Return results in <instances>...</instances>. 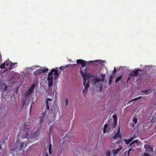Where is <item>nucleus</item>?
Listing matches in <instances>:
<instances>
[{
	"label": "nucleus",
	"instance_id": "1",
	"mask_svg": "<svg viewBox=\"0 0 156 156\" xmlns=\"http://www.w3.org/2000/svg\"><path fill=\"white\" fill-rule=\"evenodd\" d=\"M29 132L30 130L28 128H27L26 129H25L23 131H20L18 133L19 136L18 138H22V139L24 138H27L28 140L32 139V137H31V136L28 137Z\"/></svg>",
	"mask_w": 156,
	"mask_h": 156
},
{
	"label": "nucleus",
	"instance_id": "2",
	"mask_svg": "<svg viewBox=\"0 0 156 156\" xmlns=\"http://www.w3.org/2000/svg\"><path fill=\"white\" fill-rule=\"evenodd\" d=\"M80 73L81 74V73H84V76L85 78H87L89 79H91L92 78H94L96 77V75H94L92 73H87V69L86 68L83 71L82 69L81 68L80 69Z\"/></svg>",
	"mask_w": 156,
	"mask_h": 156
},
{
	"label": "nucleus",
	"instance_id": "3",
	"mask_svg": "<svg viewBox=\"0 0 156 156\" xmlns=\"http://www.w3.org/2000/svg\"><path fill=\"white\" fill-rule=\"evenodd\" d=\"M76 62L78 64H80L82 67H85L87 64L89 65L93 63V61H87L81 59H77Z\"/></svg>",
	"mask_w": 156,
	"mask_h": 156
},
{
	"label": "nucleus",
	"instance_id": "4",
	"mask_svg": "<svg viewBox=\"0 0 156 156\" xmlns=\"http://www.w3.org/2000/svg\"><path fill=\"white\" fill-rule=\"evenodd\" d=\"M83 74L84 73H81V75L83 80V85L85 87V88L88 89L90 86L89 82L88 81L87 82V79L85 78Z\"/></svg>",
	"mask_w": 156,
	"mask_h": 156
},
{
	"label": "nucleus",
	"instance_id": "5",
	"mask_svg": "<svg viewBox=\"0 0 156 156\" xmlns=\"http://www.w3.org/2000/svg\"><path fill=\"white\" fill-rule=\"evenodd\" d=\"M49 73H51L52 76L53 75L55 80H56L59 75L57 69H53L51 70Z\"/></svg>",
	"mask_w": 156,
	"mask_h": 156
},
{
	"label": "nucleus",
	"instance_id": "6",
	"mask_svg": "<svg viewBox=\"0 0 156 156\" xmlns=\"http://www.w3.org/2000/svg\"><path fill=\"white\" fill-rule=\"evenodd\" d=\"M52 102V101L51 100V99L50 98L47 99L46 107L48 110L49 109V107L51 106Z\"/></svg>",
	"mask_w": 156,
	"mask_h": 156
},
{
	"label": "nucleus",
	"instance_id": "7",
	"mask_svg": "<svg viewBox=\"0 0 156 156\" xmlns=\"http://www.w3.org/2000/svg\"><path fill=\"white\" fill-rule=\"evenodd\" d=\"M122 147L120 146L119 148H118L116 149H113L112 150V152L114 155L116 156L119 153V151L122 150Z\"/></svg>",
	"mask_w": 156,
	"mask_h": 156
},
{
	"label": "nucleus",
	"instance_id": "8",
	"mask_svg": "<svg viewBox=\"0 0 156 156\" xmlns=\"http://www.w3.org/2000/svg\"><path fill=\"white\" fill-rule=\"evenodd\" d=\"M136 144L137 146H138L140 143L139 142L138 140H136L131 143L129 144V146L133 148H136V147L135 146V145L134 144Z\"/></svg>",
	"mask_w": 156,
	"mask_h": 156
},
{
	"label": "nucleus",
	"instance_id": "9",
	"mask_svg": "<svg viewBox=\"0 0 156 156\" xmlns=\"http://www.w3.org/2000/svg\"><path fill=\"white\" fill-rule=\"evenodd\" d=\"M113 118L114 119V122L112 124V126L113 127L115 128L117 124V118L116 114L113 115Z\"/></svg>",
	"mask_w": 156,
	"mask_h": 156
},
{
	"label": "nucleus",
	"instance_id": "10",
	"mask_svg": "<svg viewBox=\"0 0 156 156\" xmlns=\"http://www.w3.org/2000/svg\"><path fill=\"white\" fill-rule=\"evenodd\" d=\"M139 70H140L138 69L135 71H133L129 73V76L132 77H137L138 75V71Z\"/></svg>",
	"mask_w": 156,
	"mask_h": 156
},
{
	"label": "nucleus",
	"instance_id": "11",
	"mask_svg": "<svg viewBox=\"0 0 156 156\" xmlns=\"http://www.w3.org/2000/svg\"><path fill=\"white\" fill-rule=\"evenodd\" d=\"M144 148H145L146 151L149 153H151L153 151L151 147L147 144H146L144 145Z\"/></svg>",
	"mask_w": 156,
	"mask_h": 156
},
{
	"label": "nucleus",
	"instance_id": "12",
	"mask_svg": "<svg viewBox=\"0 0 156 156\" xmlns=\"http://www.w3.org/2000/svg\"><path fill=\"white\" fill-rule=\"evenodd\" d=\"M121 135L120 132V128H119L118 131L115 135L113 136V138L114 139H116L118 138H121Z\"/></svg>",
	"mask_w": 156,
	"mask_h": 156
},
{
	"label": "nucleus",
	"instance_id": "13",
	"mask_svg": "<svg viewBox=\"0 0 156 156\" xmlns=\"http://www.w3.org/2000/svg\"><path fill=\"white\" fill-rule=\"evenodd\" d=\"M28 143L27 142H22L20 145L19 149H22L23 147H25L27 145Z\"/></svg>",
	"mask_w": 156,
	"mask_h": 156
},
{
	"label": "nucleus",
	"instance_id": "14",
	"mask_svg": "<svg viewBox=\"0 0 156 156\" xmlns=\"http://www.w3.org/2000/svg\"><path fill=\"white\" fill-rule=\"evenodd\" d=\"M47 80L48 81H53V77L51 76V73H49L48 74V76L47 77Z\"/></svg>",
	"mask_w": 156,
	"mask_h": 156
},
{
	"label": "nucleus",
	"instance_id": "15",
	"mask_svg": "<svg viewBox=\"0 0 156 156\" xmlns=\"http://www.w3.org/2000/svg\"><path fill=\"white\" fill-rule=\"evenodd\" d=\"M16 63H12V62H11V63H10V66L9 68V70H10L14 69L15 67V65L16 64Z\"/></svg>",
	"mask_w": 156,
	"mask_h": 156
},
{
	"label": "nucleus",
	"instance_id": "16",
	"mask_svg": "<svg viewBox=\"0 0 156 156\" xmlns=\"http://www.w3.org/2000/svg\"><path fill=\"white\" fill-rule=\"evenodd\" d=\"M44 114L42 117L40 116L39 117V118L40 119V124L41 126L42 125V124H43L44 120Z\"/></svg>",
	"mask_w": 156,
	"mask_h": 156
},
{
	"label": "nucleus",
	"instance_id": "17",
	"mask_svg": "<svg viewBox=\"0 0 156 156\" xmlns=\"http://www.w3.org/2000/svg\"><path fill=\"white\" fill-rule=\"evenodd\" d=\"M30 122H26L25 123V129H27V128H28L29 129L30 128Z\"/></svg>",
	"mask_w": 156,
	"mask_h": 156
},
{
	"label": "nucleus",
	"instance_id": "18",
	"mask_svg": "<svg viewBox=\"0 0 156 156\" xmlns=\"http://www.w3.org/2000/svg\"><path fill=\"white\" fill-rule=\"evenodd\" d=\"M32 93H33V92L31 90H30L29 89L27 91L25 96L26 97H28V96L31 95Z\"/></svg>",
	"mask_w": 156,
	"mask_h": 156
},
{
	"label": "nucleus",
	"instance_id": "19",
	"mask_svg": "<svg viewBox=\"0 0 156 156\" xmlns=\"http://www.w3.org/2000/svg\"><path fill=\"white\" fill-rule=\"evenodd\" d=\"M108 124H106L104 126V128L103 130V134H105L107 132V129L108 127Z\"/></svg>",
	"mask_w": 156,
	"mask_h": 156
},
{
	"label": "nucleus",
	"instance_id": "20",
	"mask_svg": "<svg viewBox=\"0 0 156 156\" xmlns=\"http://www.w3.org/2000/svg\"><path fill=\"white\" fill-rule=\"evenodd\" d=\"M95 79H94L92 80V81H94V84H95L97 83H99L100 81H101L100 79H98L97 78V76H96V77L94 78Z\"/></svg>",
	"mask_w": 156,
	"mask_h": 156
},
{
	"label": "nucleus",
	"instance_id": "21",
	"mask_svg": "<svg viewBox=\"0 0 156 156\" xmlns=\"http://www.w3.org/2000/svg\"><path fill=\"white\" fill-rule=\"evenodd\" d=\"M101 78L100 79L101 81H103L105 80V74H101Z\"/></svg>",
	"mask_w": 156,
	"mask_h": 156
},
{
	"label": "nucleus",
	"instance_id": "22",
	"mask_svg": "<svg viewBox=\"0 0 156 156\" xmlns=\"http://www.w3.org/2000/svg\"><path fill=\"white\" fill-rule=\"evenodd\" d=\"M122 78V75L120 76L119 77H117L115 80V83H117L120 80H121Z\"/></svg>",
	"mask_w": 156,
	"mask_h": 156
},
{
	"label": "nucleus",
	"instance_id": "23",
	"mask_svg": "<svg viewBox=\"0 0 156 156\" xmlns=\"http://www.w3.org/2000/svg\"><path fill=\"white\" fill-rule=\"evenodd\" d=\"M142 98V97L141 96H140V97H137V98H136L133 99H132L131 100H130V101H129L128 102V104H129V103H130L132 102V101H135L136 100H137L138 99H140L141 98Z\"/></svg>",
	"mask_w": 156,
	"mask_h": 156
},
{
	"label": "nucleus",
	"instance_id": "24",
	"mask_svg": "<svg viewBox=\"0 0 156 156\" xmlns=\"http://www.w3.org/2000/svg\"><path fill=\"white\" fill-rule=\"evenodd\" d=\"M51 147H52L51 144L50 143L49 144V147H48L49 153L50 154H51L52 153Z\"/></svg>",
	"mask_w": 156,
	"mask_h": 156
},
{
	"label": "nucleus",
	"instance_id": "25",
	"mask_svg": "<svg viewBox=\"0 0 156 156\" xmlns=\"http://www.w3.org/2000/svg\"><path fill=\"white\" fill-rule=\"evenodd\" d=\"M152 91L150 89H147L146 90H143L141 91L142 93H151V92Z\"/></svg>",
	"mask_w": 156,
	"mask_h": 156
},
{
	"label": "nucleus",
	"instance_id": "26",
	"mask_svg": "<svg viewBox=\"0 0 156 156\" xmlns=\"http://www.w3.org/2000/svg\"><path fill=\"white\" fill-rule=\"evenodd\" d=\"M36 73L37 74H40L42 73V69L41 68L38 69L36 71Z\"/></svg>",
	"mask_w": 156,
	"mask_h": 156
},
{
	"label": "nucleus",
	"instance_id": "27",
	"mask_svg": "<svg viewBox=\"0 0 156 156\" xmlns=\"http://www.w3.org/2000/svg\"><path fill=\"white\" fill-rule=\"evenodd\" d=\"M35 84H33L30 87V88L29 89L30 90H31L32 92H33L34 90V89L35 88Z\"/></svg>",
	"mask_w": 156,
	"mask_h": 156
},
{
	"label": "nucleus",
	"instance_id": "28",
	"mask_svg": "<svg viewBox=\"0 0 156 156\" xmlns=\"http://www.w3.org/2000/svg\"><path fill=\"white\" fill-rule=\"evenodd\" d=\"M48 81V88H50L51 87L52 85V81Z\"/></svg>",
	"mask_w": 156,
	"mask_h": 156
},
{
	"label": "nucleus",
	"instance_id": "29",
	"mask_svg": "<svg viewBox=\"0 0 156 156\" xmlns=\"http://www.w3.org/2000/svg\"><path fill=\"white\" fill-rule=\"evenodd\" d=\"M111 152L110 150H107L106 152V156H110Z\"/></svg>",
	"mask_w": 156,
	"mask_h": 156
},
{
	"label": "nucleus",
	"instance_id": "30",
	"mask_svg": "<svg viewBox=\"0 0 156 156\" xmlns=\"http://www.w3.org/2000/svg\"><path fill=\"white\" fill-rule=\"evenodd\" d=\"M6 154V151H1L0 153V156H5Z\"/></svg>",
	"mask_w": 156,
	"mask_h": 156
},
{
	"label": "nucleus",
	"instance_id": "31",
	"mask_svg": "<svg viewBox=\"0 0 156 156\" xmlns=\"http://www.w3.org/2000/svg\"><path fill=\"white\" fill-rule=\"evenodd\" d=\"M5 85V83H1L0 85V89H3L4 88V86Z\"/></svg>",
	"mask_w": 156,
	"mask_h": 156
},
{
	"label": "nucleus",
	"instance_id": "32",
	"mask_svg": "<svg viewBox=\"0 0 156 156\" xmlns=\"http://www.w3.org/2000/svg\"><path fill=\"white\" fill-rule=\"evenodd\" d=\"M124 142L126 143V144H129L130 143V140L128 139H125L124 140Z\"/></svg>",
	"mask_w": 156,
	"mask_h": 156
},
{
	"label": "nucleus",
	"instance_id": "33",
	"mask_svg": "<svg viewBox=\"0 0 156 156\" xmlns=\"http://www.w3.org/2000/svg\"><path fill=\"white\" fill-rule=\"evenodd\" d=\"M5 62H4L0 66V68L2 69L5 68Z\"/></svg>",
	"mask_w": 156,
	"mask_h": 156
},
{
	"label": "nucleus",
	"instance_id": "34",
	"mask_svg": "<svg viewBox=\"0 0 156 156\" xmlns=\"http://www.w3.org/2000/svg\"><path fill=\"white\" fill-rule=\"evenodd\" d=\"M8 90V87H7V86L6 85H5H5L4 86V87L3 89V91H6Z\"/></svg>",
	"mask_w": 156,
	"mask_h": 156
},
{
	"label": "nucleus",
	"instance_id": "35",
	"mask_svg": "<svg viewBox=\"0 0 156 156\" xmlns=\"http://www.w3.org/2000/svg\"><path fill=\"white\" fill-rule=\"evenodd\" d=\"M88 91V89L85 88L83 90V93L85 95L86 94Z\"/></svg>",
	"mask_w": 156,
	"mask_h": 156
},
{
	"label": "nucleus",
	"instance_id": "36",
	"mask_svg": "<svg viewBox=\"0 0 156 156\" xmlns=\"http://www.w3.org/2000/svg\"><path fill=\"white\" fill-rule=\"evenodd\" d=\"M48 71V68L44 69H42V73H45L46 72H47Z\"/></svg>",
	"mask_w": 156,
	"mask_h": 156
},
{
	"label": "nucleus",
	"instance_id": "37",
	"mask_svg": "<svg viewBox=\"0 0 156 156\" xmlns=\"http://www.w3.org/2000/svg\"><path fill=\"white\" fill-rule=\"evenodd\" d=\"M11 62L9 61H6L5 62V64L8 66H9V65H10V63H11Z\"/></svg>",
	"mask_w": 156,
	"mask_h": 156
},
{
	"label": "nucleus",
	"instance_id": "38",
	"mask_svg": "<svg viewBox=\"0 0 156 156\" xmlns=\"http://www.w3.org/2000/svg\"><path fill=\"white\" fill-rule=\"evenodd\" d=\"M133 147L129 149L128 151V154H129L130 153H131L132 151H133L134 150L132 149Z\"/></svg>",
	"mask_w": 156,
	"mask_h": 156
},
{
	"label": "nucleus",
	"instance_id": "39",
	"mask_svg": "<svg viewBox=\"0 0 156 156\" xmlns=\"http://www.w3.org/2000/svg\"><path fill=\"white\" fill-rule=\"evenodd\" d=\"M116 67H114V69L112 72V73L114 75L115 74V73H116Z\"/></svg>",
	"mask_w": 156,
	"mask_h": 156
},
{
	"label": "nucleus",
	"instance_id": "40",
	"mask_svg": "<svg viewBox=\"0 0 156 156\" xmlns=\"http://www.w3.org/2000/svg\"><path fill=\"white\" fill-rule=\"evenodd\" d=\"M143 156H151V155L148 153H144Z\"/></svg>",
	"mask_w": 156,
	"mask_h": 156
},
{
	"label": "nucleus",
	"instance_id": "41",
	"mask_svg": "<svg viewBox=\"0 0 156 156\" xmlns=\"http://www.w3.org/2000/svg\"><path fill=\"white\" fill-rule=\"evenodd\" d=\"M133 122H134L135 123H136L137 122V119L136 118H135L134 117H133Z\"/></svg>",
	"mask_w": 156,
	"mask_h": 156
},
{
	"label": "nucleus",
	"instance_id": "42",
	"mask_svg": "<svg viewBox=\"0 0 156 156\" xmlns=\"http://www.w3.org/2000/svg\"><path fill=\"white\" fill-rule=\"evenodd\" d=\"M66 106H67L68 105V100L67 99H66Z\"/></svg>",
	"mask_w": 156,
	"mask_h": 156
},
{
	"label": "nucleus",
	"instance_id": "43",
	"mask_svg": "<svg viewBox=\"0 0 156 156\" xmlns=\"http://www.w3.org/2000/svg\"><path fill=\"white\" fill-rule=\"evenodd\" d=\"M60 69L61 70H63L65 68L64 66H62L60 67Z\"/></svg>",
	"mask_w": 156,
	"mask_h": 156
},
{
	"label": "nucleus",
	"instance_id": "44",
	"mask_svg": "<svg viewBox=\"0 0 156 156\" xmlns=\"http://www.w3.org/2000/svg\"><path fill=\"white\" fill-rule=\"evenodd\" d=\"M112 82V80H111V79H109V84H110Z\"/></svg>",
	"mask_w": 156,
	"mask_h": 156
},
{
	"label": "nucleus",
	"instance_id": "45",
	"mask_svg": "<svg viewBox=\"0 0 156 156\" xmlns=\"http://www.w3.org/2000/svg\"><path fill=\"white\" fill-rule=\"evenodd\" d=\"M132 137L134 139L136 137V135H134Z\"/></svg>",
	"mask_w": 156,
	"mask_h": 156
},
{
	"label": "nucleus",
	"instance_id": "46",
	"mask_svg": "<svg viewBox=\"0 0 156 156\" xmlns=\"http://www.w3.org/2000/svg\"><path fill=\"white\" fill-rule=\"evenodd\" d=\"M129 139L130 140V142H131L133 140V139L132 137L131 138H130V139Z\"/></svg>",
	"mask_w": 156,
	"mask_h": 156
},
{
	"label": "nucleus",
	"instance_id": "47",
	"mask_svg": "<svg viewBox=\"0 0 156 156\" xmlns=\"http://www.w3.org/2000/svg\"><path fill=\"white\" fill-rule=\"evenodd\" d=\"M129 139L130 140V142H131L133 140V139L132 137L131 138H130V139Z\"/></svg>",
	"mask_w": 156,
	"mask_h": 156
},
{
	"label": "nucleus",
	"instance_id": "48",
	"mask_svg": "<svg viewBox=\"0 0 156 156\" xmlns=\"http://www.w3.org/2000/svg\"><path fill=\"white\" fill-rule=\"evenodd\" d=\"M114 75H112V76H111L110 77V79H111V80H112V79L113 78V77H114Z\"/></svg>",
	"mask_w": 156,
	"mask_h": 156
},
{
	"label": "nucleus",
	"instance_id": "49",
	"mask_svg": "<svg viewBox=\"0 0 156 156\" xmlns=\"http://www.w3.org/2000/svg\"><path fill=\"white\" fill-rule=\"evenodd\" d=\"M100 91H102V86H101L100 88Z\"/></svg>",
	"mask_w": 156,
	"mask_h": 156
},
{
	"label": "nucleus",
	"instance_id": "50",
	"mask_svg": "<svg viewBox=\"0 0 156 156\" xmlns=\"http://www.w3.org/2000/svg\"><path fill=\"white\" fill-rule=\"evenodd\" d=\"M94 61L96 63H98V60H95Z\"/></svg>",
	"mask_w": 156,
	"mask_h": 156
},
{
	"label": "nucleus",
	"instance_id": "51",
	"mask_svg": "<svg viewBox=\"0 0 156 156\" xmlns=\"http://www.w3.org/2000/svg\"><path fill=\"white\" fill-rule=\"evenodd\" d=\"M130 79V77H129L128 79V80H127V82H128L129 80Z\"/></svg>",
	"mask_w": 156,
	"mask_h": 156
},
{
	"label": "nucleus",
	"instance_id": "52",
	"mask_svg": "<svg viewBox=\"0 0 156 156\" xmlns=\"http://www.w3.org/2000/svg\"><path fill=\"white\" fill-rule=\"evenodd\" d=\"M2 148V147L1 144L0 145V150Z\"/></svg>",
	"mask_w": 156,
	"mask_h": 156
},
{
	"label": "nucleus",
	"instance_id": "53",
	"mask_svg": "<svg viewBox=\"0 0 156 156\" xmlns=\"http://www.w3.org/2000/svg\"><path fill=\"white\" fill-rule=\"evenodd\" d=\"M37 132L36 131V132H35L34 133V134H37Z\"/></svg>",
	"mask_w": 156,
	"mask_h": 156
},
{
	"label": "nucleus",
	"instance_id": "54",
	"mask_svg": "<svg viewBox=\"0 0 156 156\" xmlns=\"http://www.w3.org/2000/svg\"><path fill=\"white\" fill-rule=\"evenodd\" d=\"M25 104V102L24 101L23 102V105H24Z\"/></svg>",
	"mask_w": 156,
	"mask_h": 156
},
{
	"label": "nucleus",
	"instance_id": "55",
	"mask_svg": "<svg viewBox=\"0 0 156 156\" xmlns=\"http://www.w3.org/2000/svg\"><path fill=\"white\" fill-rule=\"evenodd\" d=\"M109 130H110V128H109V129H108V131H109H109H110Z\"/></svg>",
	"mask_w": 156,
	"mask_h": 156
},
{
	"label": "nucleus",
	"instance_id": "56",
	"mask_svg": "<svg viewBox=\"0 0 156 156\" xmlns=\"http://www.w3.org/2000/svg\"><path fill=\"white\" fill-rule=\"evenodd\" d=\"M46 156H49L48 155V154H46Z\"/></svg>",
	"mask_w": 156,
	"mask_h": 156
}]
</instances>
